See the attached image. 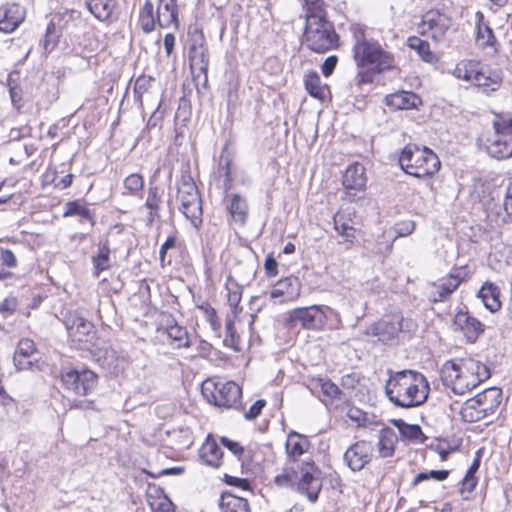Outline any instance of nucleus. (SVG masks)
<instances>
[{
	"mask_svg": "<svg viewBox=\"0 0 512 512\" xmlns=\"http://www.w3.org/2000/svg\"><path fill=\"white\" fill-rule=\"evenodd\" d=\"M296 479L297 471L292 464L291 466L287 465L283 472L275 477L274 482L279 487H292L295 485Z\"/></svg>",
	"mask_w": 512,
	"mask_h": 512,
	"instance_id": "obj_51",
	"label": "nucleus"
},
{
	"mask_svg": "<svg viewBox=\"0 0 512 512\" xmlns=\"http://www.w3.org/2000/svg\"><path fill=\"white\" fill-rule=\"evenodd\" d=\"M301 283L297 277L280 279L272 288L270 297L278 299V303L295 301L300 297Z\"/></svg>",
	"mask_w": 512,
	"mask_h": 512,
	"instance_id": "obj_16",
	"label": "nucleus"
},
{
	"mask_svg": "<svg viewBox=\"0 0 512 512\" xmlns=\"http://www.w3.org/2000/svg\"><path fill=\"white\" fill-rule=\"evenodd\" d=\"M474 75V84L477 87H480L484 90V92L489 93L496 91L502 82V76L499 72H487L484 69L477 70Z\"/></svg>",
	"mask_w": 512,
	"mask_h": 512,
	"instance_id": "obj_27",
	"label": "nucleus"
},
{
	"mask_svg": "<svg viewBox=\"0 0 512 512\" xmlns=\"http://www.w3.org/2000/svg\"><path fill=\"white\" fill-rule=\"evenodd\" d=\"M220 442L234 455L237 462H241V458L244 454V448L239 442L233 441L225 436L221 437Z\"/></svg>",
	"mask_w": 512,
	"mask_h": 512,
	"instance_id": "obj_58",
	"label": "nucleus"
},
{
	"mask_svg": "<svg viewBox=\"0 0 512 512\" xmlns=\"http://www.w3.org/2000/svg\"><path fill=\"white\" fill-rule=\"evenodd\" d=\"M224 481L226 484L231 486H236L241 488L242 490L250 489V482L245 478H240L236 476H231L229 474H224Z\"/></svg>",
	"mask_w": 512,
	"mask_h": 512,
	"instance_id": "obj_60",
	"label": "nucleus"
},
{
	"mask_svg": "<svg viewBox=\"0 0 512 512\" xmlns=\"http://www.w3.org/2000/svg\"><path fill=\"white\" fill-rule=\"evenodd\" d=\"M386 104L397 110L417 108L421 99L413 92L399 91L386 97Z\"/></svg>",
	"mask_w": 512,
	"mask_h": 512,
	"instance_id": "obj_23",
	"label": "nucleus"
},
{
	"mask_svg": "<svg viewBox=\"0 0 512 512\" xmlns=\"http://www.w3.org/2000/svg\"><path fill=\"white\" fill-rule=\"evenodd\" d=\"M297 491L305 495L309 501L316 502L322 489L321 471L312 461L297 464Z\"/></svg>",
	"mask_w": 512,
	"mask_h": 512,
	"instance_id": "obj_9",
	"label": "nucleus"
},
{
	"mask_svg": "<svg viewBox=\"0 0 512 512\" xmlns=\"http://www.w3.org/2000/svg\"><path fill=\"white\" fill-rule=\"evenodd\" d=\"M477 42L479 45L486 47H494L497 40L494 36L493 30L488 24L484 22V15L481 12H477Z\"/></svg>",
	"mask_w": 512,
	"mask_h": 512,
	"instance_id": "obj_37",
	"label": "nucleus"
},
{
	"mask_svg": "<svg viewBox=\"0 0 512 512\" xmlns=\"http://www.w3.org/2000/svg\"><path fill=\"white\" fill-rule=\"evenodd\" d=\"M147 501L152 512H175L174 504L160 488H150Z\"/></svg>",
	"mask_w": 512,
	"mask_h": 512,
	"instance_id": "obj_26",
	"label": "nucleus"
},
{
	"mask_svg": "<svg viewBox=\"0 0 512 512\" xmlns=\"http://www.w3.org/2000/svg\"><path fill=\"white\" fill-rule=\"evenodd\" d=\"M71 409H80V410H93L99 411L100 409L97 407L95 401L93 400H77L74 399L70 402Z\"/></svg>",
	"mask_w": 512,
	"mask_h": 512,
	"instance_id": "obj_61",
	"label": "nucleus"
},
{
	"mask_svg": "<svg viewBox=\"0 0 512 512\" xmlns=\"http://www.w3.org/2000/svg\"><path fill=\"white\" fill-rule=\"evenodd\" d=\"M476 396L478 402L482 405V411H484L487 416H490L495 414L501 403L502 390L498 387H490L478 393Z\"/></svg>",
	"mask_w": 512,
	"mask_h": 512,
	"instance_id": "obj_25",
	"label": "nucleus"
},
{
	"mask_svg": "<svg viewBox=\"0 0 512 512\" xmlns=\"http://www.w3.org/2000/svg\"><path fill=\"white\" fill-rule=\"evenodd\" d=\"M448 475L449 471L447 470H431L428 472H420L415 476L412 485L416 486L419 483L429 479H434L436 481H444L445 479H447Z\"/></svg>",
	"mask_w": 512,
	"mask_h": 512,
	"instance_id": "obj_55",
	"label": "nucleus"
},
{
	"mask_svg": "<svg viewBox=\"0 0 512 512\" xmlns=\"http://www.w3.org/2000/svg\"><path fill=\"white\" fill-rule=\"evenodd\" d=\"M64 217H70V216H80L84 219L89 220L92 224H94V219L91 214V211L86 206L85 203L76 200V201H70L65 204V211L63 213Z\"/></svg>",
	"mask_w": 512,
	"mask_h": 512,
	"instance_id": "obj_45",
	"label": "nucleus"
},
{
	"mask_svg": "<svg viewBox=\"0 0 512 512\" xmlns=\"http://www.w3.org/2000/svg\"><path fill=\"white\" fill-rule=\"evenodd\" d=\"M487 153L495 159H508L512 156V138H506L497 132L487 140Z\"/></svg>",
	"mask_w": 512,
	"mask_h": 512,
	"instance_id": "obj_21",
	"label": "nucleus"
},
{
	"mask_svg": "<svg viewBox=\"0 0 512 512\" xmlns=\"http://www.w3.org/2000/svg\"><path fill=\"white\" fill-rule=\"evenodd\" d=\"M226 331H227L228 335H227L226 339L224 340V342L227 346L234 347L238 341L239 336L236 333V329H235V325H234L233 321L228 320L226 322Z\"/></svg>",
	"mask_w": 512,
	"mask_h": 512,
	"instance_id": "obj_63",
	"label": "nucleus"
},
{
	"mask_svg": "<svg viewBox=\"0 0 512 512\" xmlns=\"http://www.w3.org/2000/svg\"><path fill=\"white\" fill-rule=\"evenodd\" d=\"M153 81H154V79L151 76H145V75L139 76L135 80L134 93H135V97L137 98V100L139 102H142L143 95L145 93L149 92Z\"/></svg>",
	"mask_w": 512,
	"mask_h": 512,
	"instance_id": "obj_56",
	"label": "nucleus"
},
{
	"mask_svg": "<svg viewBox=\"0 0 512 512\" xmlns=\"http://www.w3.org/2000/svg\"><path fill=\"white\" fill-rule=\"evenodd\" d=\"M189 63L193 78L203 77V82L206 84L208 81L209 52L202 32L196 31L191 36Z\"/></svg>",
	"mask_w": 512,
	"mask_h": 512,
	"instance_id": "obj_10",
	"label": "nucleus"
},
{
	"mask_svg": "<svg viewBox=\"0 0 512 512\" xmlns=\"http://www.w3.org/2000/svg\"><path fill=\"white\" fill-rule=\"evenodd\" d=\"M398 442L396 432L389 427L380 430L377 443L378 453L382 458L392 457L395 452V445Z\"/></svg>",
	"mask_w": 512,
	"mask_h": 512,
	"instance_id": "obj_29",
	"label": "nucleus"
},
{
	"mask_svg": "<svg viewBox=\"0 0 512 512\" xmlns=\"http://www.w3.org/2000/svg\"><path fill=\"white\" fill-rule=\"evenodd\" d=\"M220 509L222 512H251L248 501L240 496L224 492L221 495Z\"/></svg>",
	"mask_w": 512,
	"mask_h": 512,
	"instance_id": "obj_30",
	"label": "nucleus"
},
{
	"mask_svg": "<svg viewBox=\"0 0 512 512\" xmlns=\"http://www.w3.org/2000/svg\"><path fill=\"white\" fill-rule=\"evenodd\" d=\"M461 416L464 421L470 423L480 421L487 417L486 413L482 411V405L478 402L476 395L464 403L461 409Z\"/></svg>",
	"mask_w": 512,
	"mask_h": 512,
	"instance_id": "obj_35",
	"label": "nucleus"
},
{
	"mask_svg": "<svg viewBox=\"0 0 512 512\" xmlns=\"http://www.w3.org/2000/svg\"><path fill=\"white\" fill-rule=\"evenodd\" d=\"M61 381L65 389L76 395L86 396L96 388L98 376L89 369H63Z\"/></svg>",
	"mask_w": 512,
	"mask_h": 512,
	"instance_id": "obj_11",
	"label": "nucleus"
},
{
	"mask_svg": "<svg viewBox=\"0 0 512 512\" xmlns=\"http://www.w3.org/2000/svg\"><path fill=\"white\" fill-rule=\"evenodd\" d=\"M139 23L144 32L149 33L154 30L155 17L153 13V4L147 0L140 11Z\"/></svg>",
	"mask_w": 512,
	"mask_h": 512,
	"instance_id": "obj_50",
	"label": "nucleus"
},
{
	"mask_svg": "<svg viewBox=\"0 0 512 512\" xmlns=\"http://www.w3.org/2000/svg\"><path fill=\"white\" fill-rule=\"evenodd\" d=\"M25 11L19 4H8L0 7V31L13 32L24 20Z\"/></svg>",
	"mask_w": 512,
	"mask_h": 512,
	"instance_id": "obj_19",
	"label": "nucleus"
},
{
	"mask_svg": "<svg viewBox=\"0 0 512 512\" xmlns=\"http://www.w3.org/2000/svg\"><path fill=\"white\" fill-rule=\"evenodd\" d=\"M310 446L306 436L297 432H290L286 441V452L293 458L292 464H296V459L300 457Z\"/></svg>",
	"mask_w": 512,
	"mask_h": 512,
	"instance_id": "obj_28",
	"label": "nucleus"
},
{
	"mask_svg": "<svg viewBox=\"0 0 512 512\" xmlns=\"http://www.w3.org/2000/svg\"><path fill=\"white\" fill-rule=\"evenodd\" d=\"M67 329L74 341L79 343H88L94 338L93 324L83 317L75 316L72 320H68Z\"/></svg>",
	"mask_w": 512,
	"mask_h": 512,
	"instance_id": "obj_20",
	"label": "nucleus"
},
{
	"mask_svg": "<svg viewBox=\"0 0 512 512\" xmlns=\"http://www.w3.org/2000/svg\"><path fill=\"white\" fill-rule=\"evenodd\" d=\"M451 25V19L437 10H431L424 14L418 31L422 35L431 37L434 41H441Z\"/></svg>",
	"mask_w": 512,
	"mask_h": 512,
	"instance_id": "obj_13",
	"label": "nucleus"
},
{
	"mask_svg": "<svg viewBox=\"0 0 512 512\" xmlns=\"http://www.w3.org/2000/svg\"><path fill=\"white\" fill-rule=\"evenodd\" d=\"M407 45L410 49L414 50L423 61L432 63L435 60V55L431 51L427 41L417 36H411L407 40Z\"/></svg>",
	"mask_w": 512,
	"mask_h": 512,
	"instance_id": "obj_41",
	"label": "nucleus"
},
{
	"mask_svg": "<svg viewBox=\"0 0 512 512\" xmlns=\"http://www.w3.org/2000/svg\"><path fill=\"white\" fill-rule=\"evenodd\" d=\"M334 228L341 235L346 242L352 244L355 240V228L353 227L352 219L344 213H336L334 218Z\"/></svg>",
	"mask_w": 512,
	"mask_h": 512,
	"instance_id": "obj_34",
	"label": "nucleus"
},
{
	"mask_svg": "<svg viewBox=\"0 0 512 512\" xmlns=\"http://www.w3.org/2000/svg\"><path fill=\"white\" fill-rule=\"evenodd\" d=\"M493 126L495 132L503 134L506 138H512V115L509 113L496 114Z\"/></svg>",
	"mask_w": 512,
	"mask_h": 512,
	"instance_id": "obj_49",
	"label": "nucleus"
},
{
	"mask_svg": "<svg viewBox=\"0 0 512 512\" xmlns=\"http://www.w3.org/2000/svg\"><path fill=\"white\" fill-rule=\"evenodd\" d=\"M92 263L96 276L110 268V248L107 240L99 246L97 254L92 257Z\"/></svg>",
	"mask_w": 512,
	"mask_h": 512,
	"instance_id": "obj_42",
	"label": "nucleus"
},
{
	"mask_svg": "<svg viewBox=\"0 0 512 512\" xmlns=\"http://www.w3.org/2000/svg\"><path fill=\"white\" fill-rule=\"evenodd\" d=\"M200 456L205 461V463L214 468H217L222 463L223 453L221 448L214 440L207 439L201 448Z\"/></svg>",
	"mask_w": 512,
	"mask_h": 512,
	"instance_id": "obj_33",
	"label": "nucleus"
},
{
	"mask_svg": "<svg viewBox=\"0 0 512 512\" xmlns=\"http://www.w3.org/2000/svg\"><path fill=\"white\" fill-rule=\"evenodd\" d=\"M478 479L474 475H468L466 474L463 481H462V487H461V494L464 499L469 498V494L473 492L477 485Z\"/></svg>",
	"mask_w": 512,
	"mask_h": 512,
	"instance_id": "obj_59",
	"label": "nucleus"
},
{
	"mask_svg": "<svg viewBox=\"0 0 512 512\" xmlns=\"http://www.w3.org/2000/svg\"><path fill=\"white\" fill-rule=\"evenodd\" d=\"M124 188L130 195H138L144 188V179L138 173H132L124 179Z\"/></svg>",
	"mask_w": 512,
	"mask_h": 512,
	"instance_id": "obj_52",
	"label": "nucleus"
},
{
	"mask_svg": "<svg viewBox=\"0 0 512 512\" xmlns=\"http://www.w3.org/2000/svg\"><path fill=\"white\" fill-rule=\"evenodd\" d=\"M347 417L361 426L364 425L367 414L359 408L351 407L347 411Z\"/></svg>",
	"mask_w": 512,
	"mask_h": 512,
	"instance_id": "obj_64",
	"label": "nucleus"
},
{
	"mask_svg": "<svg viewBox=\"0 0 512 512\" xmlns=\"http://www.w3.org/2000/svg\"><path fill=\"white\" fill-rule=\"evenodd\" d=\"M503 209L505 211V216L503 220L505 221L507 218L512 222V182L507 187L503 202Z\"/></svg>",
	"mask_w": 512,
	"mask_h": 512,
	"instance_id": "obj_62",
	"label": "nucleus"
},
{
	"mask_svg": "<svg viewBox=\"0 0 512 512\" xmlns=\"http://www.w3.org/2000/svg\"><path fill=\"white\" fill-rule=\"evenodd\" d=\"M305 19L310 22L313 18L327 19L325 3L323 0H304Z\"/></svg>",
	"mask_w": 512,
	"mask_h": 512,
	"instance_id": "obj_43",
	"label": "nucleus"
},
{
	"mask_svg": "<svg viewBox=\"0 0 512 512\" xmlns=\"http://www.w3.org/2000/svg\"><path fill=\"white\" fill-rule=\"evenodd\" d=\"M87 6L90 12L100 21L108 20L115 8L114 0H88Z\"/></svg>",
	"mask_w": 512,
	"mask_h": 512,
	"instance_id": "obj_36",
	"label": "nucleus"
},
{
	"mask_svg": "<svg viewBox=\"0 0 512 512\" xmlns=\"http://www.w3.org/2000/svg\"><path fill=\"white\" fill-rule=\"evenodd\" d=\"M201 310L204 312L205 319L209 322L211 329L218 334L221 328V322L217 316L216 310L210 305L201 306Z\"/></svg>",
	"mask_w": 512,
	"mask_h": 512,
	"instance_id": "obj_57",
	"label": "nucleus"
},
{
	"mask_svg": "<svg viewBox=\"0 0 512 512\" xmlns=\"http://www.w3.org/2000/svg\"><path fill=\"white\" fill-rule=\"evenodd\" d=\"M160 202L161 197L158 193V188L155 186L149 187L145 202V207L150 210L148 216L149 221L152 222L156 217H159Z\"/></svg>",
	"mask_w": 512,
	"mask_h": 512,
	"instance_id": "obj_48",
	"label": "nucleus"
},
{
	"mask_svg": "<svg viewBox=\"0 0 512 512\" xmlns=\"http://www.w3.org/2000/svg\"><path fill=\"white\" fill-rule=\"evenodd\" d=\"M342 184L346 189L361 190L366 185L365 168L359 163H354L346 169Z\"/></svg>",
	"mask_w": 512,
	"mask_h": 512,
	"instance_id": "obj_24",
	"label": "nucleus"
},
{
	"mask_svg": "<svg viewBox=\"0 0 512 512\" xmlns=\"http://www.w3.org/2000/svg\"><path fill=\"white\" fill-rule=\"evenodd\" d=\"M157 21L161 27H168L177 22V7L175 0L160 3L157 10Z\"/></svg>",
	"mask_w": 512,
	"mask_h": 512,
	"instance_id": "obj_38",
	"label": "nucleus"
},
{
	"mask_svg": "<svg viewBox=\"0 0 512 512\" xmlns=\"http://www.w3.org/2000/svg\"><path fill=\"white\" fill-rule=\"evenodd\" d=\"M333 312L332 308L325 305L299 307L287 312L283 324L288 329L300 324L306 330H320L326 324L328 315Z\"/></svg>",
	"mask_w": 512,
	"mask_h": 512,
	"instance_id": "obj_7",
	"label": "nucleus"
},
{
	"mask_svg": "<svg viewBox=\"0 0 512 512\" xmlns=\"http://www.w3.org/2000/svg\"><path fill=\"white\" fill-rule=\"evenodd\" d=\"M229 211L236 222L242 225L245 224L248 215V204L244 198L238 194H233L231 196Z\"/></svg>",
	"mask_w": 512,
	"mask_h": 512,
	"instance_id": "obj_40",
	"label": "nucleus"
},
{
	"mask_svg": "<svg viewBox=\"0 0 512 512\" xmlns=\"http://www.w3.org/2000/svg\"><path fill=\"white\" fill-rule=\"evenodd\" d=\"M454 326L459 329L467 339L473 343L484 332V325L468 312L459 311L454 317Z\"/></svg>",
	"mask_w": 512,
	"mask_h": 512,
	"instance_id": "obj_18",
	"label": "nucleus"
},
{
	"mask_svg": "<svg viewBox=\"0 0 512 512\" xmlns=\"http://www.w3.org/2000/svg\"><path fill=\"white\" fill-rule=\"evenodd\" d=\"M373 445L361 440L351 445L344 453V461L354 472L361 471L372 459Z\"/></svg>",
	"mask_w": 512,
	"mask_h": 512,
	"instance_id": "obj_14",
	"label": "nucleus"
},
{
	"mask_svg": "<svg viewBox=\"0 0 512 512\" xmlns=\"http://www.w3.org/2000/svg\"><path fill=\"white\" fill-rule=\"evenodd\" d=\"M440 373L443 384L459 395L467 393L490 377L489 368L472 358L446 361Z\"/></svg>",
	"mask_w": 512,
	"mask_h": 512,
	"instance_id": "obj_2",
	"label": "nucleus"
},
{
	"mask_svg": "<svg viewBox=\"0 0 512 512\" xmlns=\"http://www.w3.org/2000/svg\"><path fill=\"white\" fill-rule=\"evenodd\" d=\"M478 296L482 299L485 307L489 309L491 312H495L500 309V291L499 288L494 284L485 283L481 287Z\"/></svg>",
	"mask_w": 512,
	"mask_h": 512,
	"instance_id": "obj_32",
	"label": "nucleus"
},
{
	"mask_svg": "<svg viewBox=\"0 0 512 512\" xmlns=\"http://www.w3.org/2000/svg\"><path fill=\"white\" fill-rule=\"evenodd\" d=\"M163 325L168 337L177 342L179 348H189L191 346L187 329L178 325L172 315L165 316Z\"/></svg>",
	"mask_w": 512,
	"mask_h": 512,
	"instance_id": "obj_22",
	"label": "nucleus"
},
{
	"mask_svg": "<svg viewBox=\"0 0 512 512\" xmlns=\"http://www.w3.org/2000/svg\"><path fill=\"white\" fill-rule=\"evenodd\" d=\"M430 387L426 377L414 370L389 371L385 392L389 400L403 408L423 404L429 395Z\"/></svg>",
	"mask_w": 512,
	"mask_h": 512,
	"instance_id": "obj_1",
	"label": "nucleus"
},
{
	"mask_svg": "<svg viewBox=\"0 0 512 512\" xmlns=\"http://www.w3.org/2000/svg\"><path fill=\"white\" fill-rule=\"evenodd\" d=\"M416 224L413 220H404L396 223L393 227L395 231V237L385 245L384 249L380 246L379 240L377 241V253L383 254L387 256L391 253L393 249L394 241L399 237H406L413 233L415 230Z\"/></svg>",
	"mask_w": 512,
	"mask_h": 512,
	"instance_id": "obj_31",
	"label": "nucleus"
},
{
	"mask_svg": "<svg viewBox=\"0 0 512 512\" xmlns=\"http://www.w3.org/2000/svg\"><path fill=\"white\" fill-rule=\"evenodd\" d=\"M205 399L221 408H236L240 403L242 390L234 381L207 379L202 384Z\"/></svg>",
	"mask_w": 512,
	"mask_h": 512,
	"instance_id": "obj_6",
	"label": "nucleus"
},
{
	"mask_svg": "<svg viewBox=\"0 0 512 512\" xmlns=\"http://www.w3.org/2000/svg\"><path fill=\"white\" fill-rule=\"evenodd\" d=\"M177 199L180 202V211L198 228L202 224V200L193 179L183 176L178 186Z\"/></svg>",
	"mask_w": 512,
	"mask_h": 512,
	"instance_id": "obj_8",
	"label": "nucleus"
},
{
	"mask_svg": "<svg viewBox=\"0 0 512 512\" xmlns=\"http://www.w3.org/2000/svg\"><path fill=\"white\" fill-rule=\"evenodd\" d=\"M59 41V35L56 32L55 24L49 23L46 29V34L41 42L45 52L50 53L57 46Z\"/></svg>",
	"mask_w": 512,
	"mask_h": 512,
	"instance_id": "obj_54",
	"label": "nucleus"
},
{
	"mask_svg": "<svg viewBox=\"0 0 512 512\" xmlns=\"http://www.w3.org/2000/svg\"><path fill=\"white\" fill-rule=\"evenodd\" d=\"M478 70V63L470 60L460 61L455 69L453 70V75L458 78L465 80L467 82L473 83L474 81V73Z\"/></svg>",
	"mask_w": 512,
	"mask_h": 512,
	"instance_id": "obj_44",
	"label": "nucleus"
},
{
	"mask_svg": "<svg viewBox=\"0 0 512 512\" xmlns=\"http://www.w3.org/2000/svg\"><path fill=\"white\" fill-rule=\"evenodd\" d=\"M227 299L229 306L236 312L242 298V287L233 280H228L226 284Z\"/></svg>",
	"mask_w": 512,
	"mask_h": 512,
	"instance_id": "obj_53",
	"label": "nucleus"
},
{
	"mask_svg": "<svg viewBox=\"0 0 512 512\" xmlns=\"http://www.w3.org/2000/svg\"><path fill=\"white\" fill-rule=\"evenodd\" d=\"M468 272L464 267H457L451 272L433 283L431 300L433 302H444L457 290L460 284L467 278Z\"/></svg>",
	"mask_w": 512,
	"mask_h": 512,
	"instance_id": "obj_12",
	"label": "nucleus"
},
{
	"mask_svg": "<svg viewBox=\"0 0 512 512\" xmlns=\"http://www.w3.org/2000/svg\"><path fill=\"white\" fill-rule=\"evenodd\" d=\"M392 423L394 426L398 428L403 438L418 443L424 442L425 436L420 426L414 424H407L402 419H394L392 420Z\"/></svg>",
	"mask_w": 512,
	"mask_h": 512,
	"instance_id": "obj_39",
	"label": "nucleus"
},
{
	"mask_svg": "<svg viewBox=\"0 0 512 512\" xmlns=\"http://www.w3.org/2000/svg\"><path fill=\"white\" fill-rule=\"evenodd\" d=\"M402 331V321L400 319H393L391 321L381 320L365 330L366 336H372L383 343H388L396 339Z\"/></svg>",
	"mask_w": 512,
	"mask_h": 512,
	"instance_id": "obj_17",
	"label": "nucleus"
},
{
	"mask_svg": "<svg viewBox=\"0 0 512 512\" xmlns=\"http://www.w3.org/2000/svg\"><path fill=\"white\" fill-rule=\"evenodd\" d=\"M399 164L407 174L417 178L432 176L441 166L438 156L431 149L412 143L402 149Z\"/></svg>",
	"mask_w": 512,
	"mask_h": 512,
	"instance_id": "obj_4",
	"label": "nucleus"
},
{
	"mask_svg": "<svg viewBox=\"0 0 512 512\" xmlns=\"http://www.w3.org/2000/svg\"><path fill=\"white\" fill-rule=\"evenodd\" d=\"M354 37V59L359 68L368 67L381 73L394 67L393 55L384 50L377 41L366 39L361 31L355 32Z\"/></svg>",
	"mask_w": 512,
	"mask_h": 512,
	"instance_id": "obj_3",
	"label": "nucleus"
},
{
	"mask_svg": "<svg viewBox=\"0 0 512 512\" xmlns=\"http://www.w3.org/2000/svg\"><path fill=\"white\" fill-rule=\"evenodd\" d=\"M37 356L34 342L30 339H22L13 357L14 365L19 371L40 369Z\"/></svg>",
	"mask_w": 512,
	"mask_h": 512,
	"instance_id": "obj_15",
	"label": "nucleus"
},
{
	"mask_svg": "<svg viewBox=\"0 0 512 512\" xmlns=\"http://www.w3.org/2000/svg\"><path fill=\"white\" fill-rule=\"evenodd\" d=\"M305 88L314 98L323 99L325 88L321 85V79L316 72H310L305 76Z\"/></svg>",
	"mask_w": 512,
	"mask_h": 512,
	"instance_id": "obj_46",
	"label": "nucleus"
},
{
	"mask_svg": "<svg viewBox=\"0 0 512 512\" xmlns=\"http://www.w3.org/2000/svg\"><path fill=\"white\" fill-rule=\"evenodd\" d=\"M339 37L334 25L328 20L313 18L306 22L303 44L313 52L325 53L338 46Z\"/></svg>",
	"mask_w": 512,
	"mask_h": 512,
	"instance_id": "obj_5",
	"label": "nucleus"
},
{
	"mask_svg": "<svg viewBox=\"0 0 512 512\" xmlns=\"http://www.w3.org/2000/svg\"><path fill=\"white\" fill-rule=\"evenodd\" d=\"M318 385L320 386L323 395L327 398L323 400L326 405L333 404L335 400L342 399L343 392L331 380L319 379Z\"/></svg>",
	"mask_w": 512,
	"mask_h": 512,
	"instance_id": "obj_47",
	"label": "nucleus"
}]
</instances>
